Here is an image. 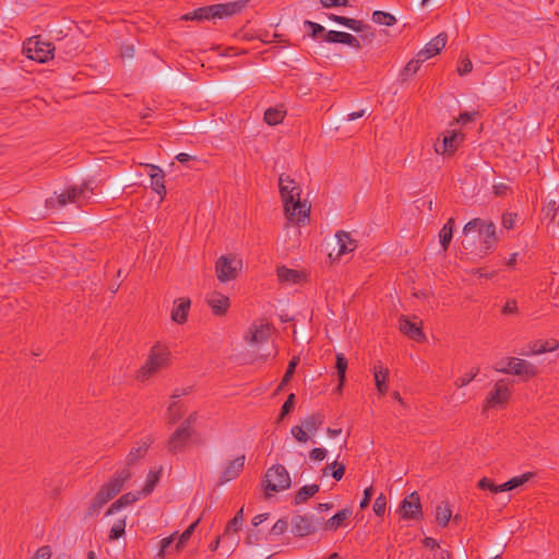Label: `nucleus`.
Returning a JSON list of instances; mask_svg holds the SVG:
<instances>
[{"label": "nucleus", "mask_w": 559, "mask_h": 559, "mask_svg": "<svg viewBox=\"0 0 559 559\" xmlns=\"http://www.w3.org/2000/svg\"><path fill=\"white\" fill-rule=\"evenodd\" d=\"M288 527V523L286 520H278L275 522V524L273 525V527L271 528V533L274 534V535H282L286 532Z\"/></svg>", "instance_id": "nucleus-57"}, {"label": "nucleus", "mask_w": 559, "mask_h": 559, "mask_svg": "<svg viewBox=\"0 0 559 559\" xmlns=\"http://www.w3.org/2000/svg\"><path fill=\"white\" fill-rule=\"evenodd\" d=\"M94 194L90 181H84L79 187H69L66 191L57 195V198H49L46 200L47 209H60L68 203H75L79 206L86 205L91 197Z\"/></svg>", "instance_id": "nucleus-5"}, {"label": "nucleus", "mask_w": 559, "mask_h": 559, "mask_svg": "<svg viewBox=\"0 0 559 559\" xmlns=\"http://www.w3.org/2000/svg\"><path fill=\"white\" fill-rule=\"evenodd\" d=\"M533 477V473L527 472L522 474L521 476H515L508 480L510 489H515L519 486L524 485L526 481H528Z\"/></svg>", "instance_id": "nucleus-50"}, {"label": "nucleus", "mask_w": 559, "mask_h": 559, "mask_svg": "<svg viewBox=\"0 0 559 559\" xmlns=\"http://www.w3.org/2000/svg\"><path fill=\"white\" fill-rule=\"evenodd\" d=\"M142 496L141 491L138 492H127L122 495L118 500H116L111 506L107 509L106 515H111L118 512L120 509L126 508L128 506L133 504L135 501L140 499Z\"/></svg>", "instance_id": "nucleus-26"}, {"label": "nucleus", "mask_w": 559, "mask_h": 559, "mask_svg": "<svg viewBox=\"0 0 559 559\" xmlns=\"http://www.w3.org/2000/svg\"><path fill=\"white\" fill-rule=\"evenodd\" d=\"M329 468H332V477L335 479V480H341L345 474V465L343 463H338L337 461H334L332 462L331 464H328L323 469H322V474L323 476H326L329 475Z\"/></svg>", "instance_id": "nucleus-40"}, {"label": "nucleus", "mask_w": 559, "mask_h": 559, "mask_svg": "<svg viewBox=\"0 0 559 559\" xmlns=\"http://www.w3.org/2000/svg\"><path fill=\"white\" fill-rule=\"evenodd\" d=\"M372 495H373L372 486L367 487L364 490V497H362V499L360 501V504H359L360 509H365V508H367L369 506Z\"/></svg>", "instance_id": "nucleus-62"}, {"label": "nucleus", "mask_w": 559, "mask_h": 559, "mask_svg": "<svg viewBox=\"0 0 559 559\" xmlns=\"http://www.w3.org/2000/svg\"><path fill=\"white\" fill-rule=\"evenodd\" d=\"M447 40L448 35L445 33L438 34L429 43H427L425 48L417 52V57L421 58L424 61L435 57L445 47Z\"/></svg>", "instance_id": "nucleus-17"}, {"label": "nucleus", "mask_w": 559, "mask_h": 559, "mask_svg": "<svg viewBox=\"0 0 559 559\" xmlns=\"http://www.w3.org/2000/svg\"><path fill=\"white\" fill-rule=\"evenodd\" d=\"M278 188L288 221L300 222L309 216L310 206L300 201L301 190L294 179L282 174L278 178Z\"/></svg>", "instance_id": "nucleus-1"}, {"label": "nucleus", "mask_w": 559, "mask_h": 559, "mask_svg": "<svg viewBox=\"0 0 559 559\" xmlns=\"http://www.w3.org/2000/svg\"><path fill=\"white\" fill-rule=\"evenodd\" d=\"M463 140V133L455 130L448 131L442 140L438 139L433 144L435 152L443 156H452L457 151Z\"/></svg>", "instance_id": "nucleus-14"}, {"label": "nucleus", "mask_w": 559, "mask_h": 559, "mask_svg": "<svg viewBox=\"0 0 559 559\" xmlns=\"http://www.w3.org/2000/svg\"><path fill=\"white\" fill-rule=\"evenodd\" d=\"M320 486L317 484L302 486L295 495L294 503L296 506L305 503L308 499L319 492Z\"/></svg>", "instance_id": "nucleus-32"}, {"label": "nucleus", "mask_w": 559, "mask_h": 559, "mask_svg": "<svg viewBox=\"0 0 559 559\" xmlns=\"http://www.w3.org/2000/svg\"><path fill=\"white\" fill-rule=\"evenodd\" d=\"M152 444V439L147 438L145 441H142L141 444L138 447H134L130 450L129 454L127 455V466H133L135 465L141 459L145 456L147 453L148 448Z\"/></svg>", "instance_id": "nucleus-27"}, {"label": "nucleus", "mask_w": 559, "mask_h": 559, "mask_svg": "<svg viewBox=\"0 0 559 559\" xmlns=\"http://www.w3.org/2000/svg\"><path fill=\"white\" fill-rule=\"evenodd\" d=\"M199 522H200V519L194 521L192 524H190L188 526L187 530H185L182 532V534L179 536V540L176 545L177 550L181 549L185 546V544L190 539V537H191L192 533L194 532L195 527L198 526Z\"/></svg>", "instance_id": "nucleus-44"}, {"label": "nucleus", "mask_w": 559, "mask_h": 559, "mask_svg": "<svg viewBox=\"0 0 559 559\" xmlns=\"http://www.w3.org/2000/svg\"><path fill=\"white\" fill-rule=\"evenodd\" d=\"M290 433L300 443H306L309 440V433L302 425L292 427Z\"/></svg>", "instance_id": "nucleus-49"}, {"label": "nucleus", "mask_w": 559, "mask_h": 559, "mask_svg": "<svg viewBox=\"0 0 559 559\" xmlns=\"http://www.w3.org/2000/svg\"><path fill=\"white\" fill-rule=\"evenodd\" d=\"M336 239H337V245H338V252L337 254L338 255H343L345 253H349V252H353L357 245H356V241L354 239H352L350 235L344 230H340L336 233L335 235Z\"/></svg>", "instance_id": "nucleus-28"}, {"label": "nucleus", "mask_w": 559, "mask_h": 559, "mask_svg": "<svg viewBox=\"0 0 559 559\" xmlns=\"http://www.w3.org/2000/svg\"><path fill=\"white\" fill-rule=\"evenodd\" d=\"M510 396L511 392L506 380H498L485 400L483 412H486L489 408L504 407L509 402Z\"/></svg>", "instance_id": "nucleus-11"}, {"label": "nucleus", "mask_w": 559, "mask_h": 559, "mask_svg": "<svg viewBox=\"0 0 559 559\" xmlns=\"http://www.w3.org/2000/svg\"><path fill=\"white\" fill-rule=\"evenodd\" d=\"M372 21L380 25L392 26L396 23L394 15L383 11H374L372 13Z\"/></svg>", "instance_id": "nucleus-42"}, {"label": "nucleus", "mask_w": 559, "mask_h": 559, "mask_svg": "<svg viewBox=\"0 0 559 559\" xmlns=\"http://www.w3.org/2000/svg\"><path fill=\"white\" fill-rule=\"evenodd\" d=\"M260 532L255 530H249L245 538L247 545H254L259 542Z\"/></svg>", "instance_id": "nucleus-63"}, {"label": "nucleus", "mask_w": 559, "mask_h": 559, "mask_svg": "<svg viewBox=\"0 0 559 559\" xmlns=\"http://www.w3.org/2000/svg\"><path fill=\"white\" fill-rule=\"evenodd\" d=\"M324 415L321 413H313L301 420V425L305 427L309 435H314L323 425Z\"/></svg>", "instance_id": "nucleus-29"}, {"label": "nucleus", "mask_w": 559, "mask_h": 559, "mask_svg": "<svg viewBox=\"0 0 559 559\" xmlns=\"http://www.w3.org/2000/svg\"><path fill=\"white\" fill-rule=\"evenodd\" d=\"M516 214L504 213L502 215V225L506 229H512L515 223Z\"/></svg>", "instance_id": "nucleus-60"}, {"label": "nucleus", "mask_w": 559, "mask_h": 559, "mask_svg": "<svg viewBox=\"0 0 559 559\" xmlns=\"http://www.w3.org/2000/svg\"><path fill=\"white\" fill-rule=\"evenodd\" d=\"M508 367L499 369L501 373L519 376L525 380L534 378L538 374V368L522 358L509 357Z\"/></svg>", "instance_id": "nucleus-12"}, {"label": "nucleus", "mask_w": 559, "mask_h": 559, "mask_svg": "<svg viewBox=\"0 0 559 559\" xmlns=\"http://www.w3.org/2000/svg\"><path fill=\"white\" fill-rule=\"evenodd\" d=\"M246 456L240 455L230 461L224 468L219 476L218 484L224 485L233 479H236L243 469Z\"/></svg>", "instance_id": "nucleus-19"}, {"label": "nucleus", "mask_w": 559, "mask_h": 559, "mask_svg": "<svg viewBox=\"0 0 559 559\" xmlns=\"http://www.w3.org/2000/svg\"><path fill=\"white\" fill-rule=\"evenodd\" d=\"M326 453L324 448H314L310 451L309 457L312 461H323L326 457Z\"/></svg>", "instance_id": "nucleus-58"}, {"label": "nucleus", "mask_w": 559, "mask_h": 559, "mask_svg": "<svg viewBox=\"0 0 559 559\" xmlns=\"http://www.w3.org/2000/svg\"><path fill=\"white\" fill-rule=\"evenodd\" d=\"M304 25L309 28V31H310L309 35L312 38H317L318 35L324 33V27L318 23L312 22V21L307 20V21H305Z\"/></svg>", "instance_id": "nucleus-54"}, {"label": "nucleus", "mask_w": 559, "mask_h": 559, "mask_svg": "<svg viewBox=\"0 0 559 559\" xmlns=\"http://www.w3.org/2000/svg\"><path fill=\"white\" fill-rule=\"evenodd\" d=\"M473 70V63L469 58H464L461 60L459 67H457V73L460 75H465L469 73Z\"/></svg>", "instance_id": "nucleus-56"}, {"label": "nucleus", "mask_w": 559, "mask_h": 559, "mask_svg": "<svg viewBox=\"0 0 559 559\" xmlns=\"http://www.w3.org/2000/svg\"><path fill=\"white\" fill-rule=\"evenodd\" d=\"M242 522H243V508H241L235 515L234 518L228 521L226 527H225V531H224V535H227L229 532H238L242 525Z\"/></svg>", "instance_id": "nucleus-43"}, {"label": "nucleus", "mask_w": 559, "mask_h": 559, "mask_svg": "<svg viewBox=\"0 0 559 559\" xmlns=\"http://www.w3.org/2000/svg\"><path fill=\"white\" fill-rule=\"evenodd\" d=\"M329 19L331 21H334L341 25L348 27L349 29L359 28L358 23L356 22V19H350V17L341 16V15H336V14H330Z\"/></svg>", "instance_id": "nucleus-48"}, {"label": "nucleus", "mask_w": 559, "mask_h": 559, "mask_svg": "<svg viewBox=\"0 0 559 559\" xmlns=\"http://www.w3.org/2000/svg\"><path fill=\"white\" fill-rule=\"evenodd\" d=\"M185 415V409L178 401H173L167 409V423L169 425L176 424Z\"/></svg>", "instance_id": "nucleus-37"}, {"label": "nucleus", "mask_w": 559, "mask_h": 559, "mask_svg": "<svg viewBox=\"0 0 559 559\" xmlns=\"http://www.w3.org/2000/svg\"><path fill=\"white\" fill-rule=\"evenodd\" d=\"M298 364H299V357L298 356H294L290 359V361L288 362L286 372L284 373V376L282 378V385H286L290 381V379L293 378V376L295 373V370H296V367L298 366Z\"/></svg>", "instance_id": "nucleus-45"}, {"label": "nucleus", "mask_w": 559, "mask_h": 559, "mask_svg": "<svg viewBox=\"0 0 559 559\" xmlns=\"http://www.w3.org/2000/svg\"><path fill=\"white\" fill-rule=\"evenodd\" d=\"M263 483L266 497L270 496L269 491L286 490L292 485L289 473L281 464H275L266 471Z\"/></svg>", "instance_id": "nucleus-7"}, {"label": "nucleus", "mask_w": 559, "mask_h": 559, "mask_svg": "<svg viewBox=\"0 0 559 559\" xmlns=\"http://www.w3.org/2000/svg\"><path fill=\"white\" fill-rule=\"evenodd\" d=\"M206 304L214 316H224L230 307L229 298L218 292H213L206 297Z\"/></svg>", "instance_id": "nucleus-20"}, {"label": "nucleus", "mask_w": 559, "mask_h": 559, "mask_svg": "<svg viewBox=\"0 0 559 559\" xmlns=\"http://www.w3.org/2000/svg\"><path fill=\"white\" fill-rule=\"evenodd\" d=\"M543 212L546 218L554 221L558 214L557 202L555 200L549 201Z\"/></svg>", "instance_id": "nucleus-53"}, {"label": "nucleus", "mask_w": 559, "mask_h": 559, "mask_svg": "<svg viewBox=\"0 0 559 559\" xmlns=\"http://www.w3.org/2000/svg\"><path fill=\"white\" fill-rule=\"evenodd\" d=\"M518 311V304L515 300H508L502 308L503 314H513Z\"/></svg>", "instance_id": "nucleus-64"}, {"label": "nucleus", "mask_w": 559, "mask_h": 559, "mask_svg": "<svg viewBox=\"0 0 559 559\" xmlns=\"http://www.w3.org/2000/svg\"><path fill=\"white\" fill-rule=\"evenodd\" d=\"M198 420V413L197 412H192L181 424L180 426L189 429V430H195L193 428V425L197 423Z\"/></svg>", "instance_id": "nucleus-61"}, {"label": "nucleus", "mask_w": 559, "mask_h": 559, "mask_svg": "<svg viewBox=\"0 0 559 559\" xmlns=\"http://www.w3.org/2000/svg\"><path fill=\"white\" fill-rule=\"evenodd\" d=\"M271 325L265 322H253L246 336L247 342L251 344L265 342L270 336Z\"/></svg>", "instance_id": "nucleus-22"}, {"label": "nucleus", "mask_w": 559, "mask_h": 559, "mask_svg": "<svg viewBox=\"0 0 559 559\" xmlns=\"http://www.w3.org/2000/svg\"><path fill=\"white\" fill-rule=\"evenodd\" d=\"M385 508H386V498L383 493H380L373 502V506H372L373 512L378 516H382L385 512Z\"/></svg>", "instance_id": "nucleus-51"}, {"label": "nucleus", "mask_w": 559, "mask_h": 559, "mask_svg": "<svg viewBox=\"0 0 559 559\" xmlns=\"http://www.w3.org/2000/svg\"><path fill=\"white\" fill-rule=\"evenodd\" d=\"M359 28H352V31L356 33H360V39L362 45L371 44L376 39V31L369 25L364 23L360 20H356Z\"/></svg>", "instance_id": "nucleus-33"}, {"label": "nucleus", "mask_w": 559, "mask_h": 559, "mask_svg": "<svg viewBox=\"0 0 559 559\" xmlns=\"http://www.w3.org/2000/svg\"><path fill=\"white\" fill-rule=\"evenodd\" d=\"M55 46L49 41L40 40L39 36L28 38L23 46L24 55L37 62L44 63L53 57Z\"/></svg>", "instance_id": "nucleus-8"}, {"label": "nucleus", "mask_w": 559, "mask_h": 559, "mask_svg": "<svg viewBox=\"0 0 559 559\" xmlns=\"http://www.w3.org/2000/svg\"><path fill=\"white\" fill-rule=\"evenodd\" d=\"M353 511L349 508H344L337 513H335L332 518H330L326 522L323 521V526L325 531H336L341 526L345 525L346 520L349 519Z\"/></svg>", "instance_id": "nucleus-25"}, {"label": "nucleus", "mask_w": 559, "mask_h": 559, "mask_svg": "<svg viewBox=\"0 0 559 559\" xmlns=\"http://www.w3.org/2000/svg\"><path fill=\"white\" fill-rule=\"evenodd\" d=\"M286 111L281 108H267L264 112V121L269 126H276L283 121L285 118Z\"/></svg>", "instance_id": "nucleus-36"}, {"label": "nucleus", "mask_w": 559, "mask_h": 559, "mask_svg": "<svg viewBox=\"0 0 559 559\" xmlns=\"http://www.w3.org/2000/svg\"><path fill=\"white\" fill-rule=\"evenodd\" d=\"M126 521L120 520L114 524L109 533V539L116 540L124 534Z\"/></svg>", "instance_id": "nucleus-52"}, {"label": "nucleus", "mask_w": 559, "mask_h": 559, "mask_svg": "<svg viewBox=\"0 0 559 559\" xmlns=\"http://www.w3.org/2000/svg\"><path fill=\"white\" fill-rule=\"evenodd\" d=\"M323 526V518L313 514H295L292 519V533L296 537H306L317 533Z\"/></svg>", "instance_id": "nucleus-9"}, {"label": "nucleus", "mask_w": 559, "mask_h": 559, "mask_svg": "<svg viewBox=\"0 0 559 559\" xmlns=\"http://www.w3.org/2000/svg\"><path fill=\"white\" fill-rule=\"evenodd\" d=\"M295 400H296V396L294 393H290L286 401L284 402L282 408H281V413H280V416H278V419L277 421H281L284 419V417L286 415H288L295 407Z\"/></svg>", "instance_id": "nucleus-47"}, {"label": "nucleus", "mask_w": 559, "mask_h": 559, "mask_svg": "<svg viewBox=\"0 0 559 559\" xmlns=\"http://www.w3.org/2000/svg\"><path fill=\"white\" fill-rule=\"evenodd\" d=\"M452 518V510L448 502H441L436 508V521L442 527L448 526Z\"/></svg>", "instance_id": "nucleus-34"}, {"label": "nucleus", "mask_w": 559, "mask_h": 559, "mask_svg": "<svg viewBox=\"0 0 559 559\" xmlns=\"http://www.w3.org/2000/svg\"><path fill=\"white\" fill-rule=\"evenodd\" d=\"M242 262L233 255H222L215 263V272L221 283L235 280L241 270Z\"/></svg>", "instance_id": "nucleus-10"}, {"label": "nucleus", "mask_w": 559, "mask_h": 559, "mask_svg": "<svg viewBox=\"0 0 559 559\" xmlns=\"http://www.w3.org/2000/svg\"><path fill=\"white\" fill-rule=\"evenodd\" d=\"M474 231L478 233V236L485 246L484 252L488 253L498 241L495 224L492 222L483 221L480 218H474L464 226L463 233L465 236H468Z\"/></svg>", "instance_id": "nucleus-6"}, {"label": "nucleus", "mask_w": 559, "mask_h": 559, "mask_svg": "<svg viewBox=\"0 0 559 559\" xmlns=\"http://www.w3.org/2000/svg\"><path fill=\"white\" fill-rule=\"evenodd\" d=\"M194 435L195 430L179 425L167 440V451L173 455L185 452Z\"/></svg>", "instance_id": "nucleus-13"}, {"label": "nucleus", "mask_w": 559, "mask_h": 559, "mask_svg": "<svg viewBox=\"0 0 559 559\" xmlns=\"http://www.w3.org/2000/svg\"><path fill=\"white\" fill-rule=\"evenodd\" d=\"M421 321H411L407 317L401 316L399 319V329L402 333L407 335L411 340L418 343L426 341V335L423 332Z\"/></svg>", "instance_id": "nucleus-16"}, {"label": "nucleus", "mask_w": 559, "mask_h": 559, "mask_svg": "<svg viewBox=\"0 0 559 559\" xmlns=\"http://www.w3.org/2000/svg\"><path fill=\"white\" fill-rule=\"evenodd\" d=\"M373 376L378 392L380 394H385L388 392L386 381L389 377V370L383 368L381 365L374 366Z\"/></svg>", "instance_id": "nucleus-31"}, {"label": "nucleus", "mask_w": 559, "mask_h": 559, "mask_svg": "<svg viewBox=\"0 0 559 559\" xmlns=\"http://www.w3.org/2000/svg\"><path fill=\"white\" fill-rule=\"evenodd\" d=\"M453 228H454V218L450 217L439 233L440 245L443 248V250H447L449 248V245L452 239Z\"/></svg>", "instance_id": "nucleus-35"}, {"label": "nucleus", "mask_w": 559, "mask_h": 559, "mask_svg": "<svg viewBox=\"0 0 559 559\" xmlns=\"http://www.w3.org/2000/svg\"><path fill=\"white\" fill-rule=\"evenodd\" d=\"M145 167L148 169L147 174L151 177V188L160 197V200H163L167 193L164 170L153 164H146Z\"/></svg>", "instance_id": "nucleus-18"}, {"label": "nucleus", "mask_w": 559, "mask_h": 559, "mask_svg": "<svg viewBox=\"0 0 559 559\" xmlns=\"http://www.w3.org/2000/svg\"><path fill=\"white\" fill-rule=\"evenodd\" d=\"M324 40L328 43H337L348 45L355 49H361L362 45L359 39L349 33L329 31L324 34Z\"/></svg>", "instance_id": "nucleus-21"}, {"label": "nucleus", "mask_w": 559, "mask_h": 559, "mask_svg": "<svg viewBox=\"0 0 559 559\" xmlns=\"http://www.w3.org/2000/svg\"><path fill=\"white\" fill-rule=\"evenodd\" d=\"M478 488L481 490H489L493 493H497V485L490 478L487 477H483L478 481Z\"/></svg>", "instance_id": "nucleus-55"}, {"label": "nucleus", "mask_w": 559, "mask_h": 559, "mask_svg": "<svg viewBox=\"0 0 559 559\" xmlns=\"http://www.w3.org/2000/svg\"><path fill=\"white\" fill-rule=\"evenodd\" d=\"M170 356L171 354L167 345L159 342L155 343L150 349L145 364L138 371L136 379L146 381L162 369L169 367L171 364Z\"/></svg>", "instance_id": "nucleus-4"}, {"label": "nucleus", "mask_w": 559, "mask_h": 559, "mask_svg": "<svg viewBox=\"0 0 559 559\" xmlns=\"http://www.w3.org/2000/svg\"><path fill=\"white\" fill-rule=\"evenodd\" d=\"M51 550L49 546H43L37 549L32 559H50Z\"/></svg>", "instance_id": "nucleus-59"}, {"label": "nucleus", "mask_w": 559, "mask_h": 559, "mask_svg": "<svg viewBox=\"0 0 559 559\" xmlns=\"http://www.w3.org/2000/svg\"><path fill=\"white\" fill-rule=\"evenodd\" d=\"M478 372H479V368L472 369L469 372L463 374L462 377H459L454 381V385L456 388H463V386L467 385L469 382H472L476 378Z\"/></svg>", "instance_id": "nucleus-46"}, {"label": "nucleus", "mask_w": 559, "mask_h": 559, "mask_svg": "<svg viewBox=\"0 0 559 559\" xmlns=\"http://www.w3.org/2000/svg\"><path fill=\"white\" fill-rule=\"evenodd\" d=\"M399 512L405 520L423 519L421 502L417 491H413L402 500Z\"/></svg>", "instance_id": "nucleus-15"}, {"label": "nucleus", "mask_w": 559, "mask_h": 559, "mask_svg": "<svg viewBox=\"0 0 559 559\" xmlns=\"http://www.w3.org/2000/svg\"><path fill=\"white\" fill-rule=\"evenodd\" d=\"M277 277L282 283L297 284L304 277V274L297 270L288 269L286 266H280L276 270Z\"/></svg>", "instance_id": "nucleus-30"}, {"label": "nucleus", "mask_w": 559, "mask_h": 559, "mask_svg": "<svg viewBox=\"0 0 559 559\" xmlns=\"http://www.w3.org/2000/svg\"><path fill=\"white\" fill-rule=\"evenodd\" d=\"M248 5V0H237L226 3H217L198 8L185 15L183 21H209L215 19H226L239 14Z\"/></svg>", "instance_id": "nucleus-3"}, {"label": "nucleus", "mask_w": 559, "mask_h": 559, "mask_svg": "<svg viewBox=\"0 0 559 559\" xmlns=\"http://www.w3.org/2000/svg\"><path fill=\"white\" fill-rule=\"evenodd\" d=\"M160 474H162V469H158L156 472L151 471L148 473L145 485H144L143 489L141 490L143 496H147L153 492L156 484L159 480Z\"/></svg>", "instance_id": "nucleus-41"}, {"label": "nucleus", "mask_w": 559, "mask_h": 559, "mask_svg": "<svg viewBox=\"0 0 559 559\" xmlns=\"http://www.w3.org/2000/svg\"><path fill=\"white\" fill-rule=\"evenodd\" d=\"M191 307V300L188 297L178 298L174 301L170 318L177 324L187 322L188 313Z\"/></svg>", "instance_id": "nucleus-23"}, {"label": "nucleus", "mask_w": 559, "mask_h": 559, "mask_svg": "<svg viewBox=\"0 0 559 559\" xmlns=\"http://www.w3.org/2000/svg\"><path fill=\"white\" fill-rule=\"evenodd\" d=\"M130 467L131 466L126 465L123 468L118 469L115 475L99 488L86 510V518L97 515L102 508L120 492L124 483L131 478Z\"/></svg>", "instance_id": "nucleus-2"}, {"label": "nucleus", "mask_w": 559, "mask_h": 559, "mask_svg": "<svg viewBox=\"0 0 559 559\" xmlns=\"http://www.w3.org/2000/svg\"><path fill=\"white\" fill-rule=\"evenodd\" d=\"M335 368L338 377L337 390L340 391L345 382V373L347 369V359L343 354H336Z\"/></svg>", "instance_id": "nucleus-39"}, {"label": "nucleus", "mask_w": 559, "mask_h": 559, "mask_svg": "<svg viewBox=\"0 0 559 559\" xmlns=\"http://www.w3.org/2000/svg\"><path fill=\"white\" fill-rule=\"evenodd\" d=\"M423 62L425 61L417 56L416 58L409 60L401 72L402 81H407L415 73H417Z\"/></svg>", "instance_id": "nucleus-38"}, {"label": "nucleus", "mask_w": 559, "mask_h": 559, "mask_svg": "<svg viewBox=\"0 0 559 559\" xmlns=\"http://www.w3.org/2000/svg\"><path fill=\"white\" fill-rule=\"evenodd\" d=\"M559 348V342L557 340H548V341H534L527 345V350L522 352V355L534 356L540 355L547 352H554Z\"/></svg>", "instance_id": "nucleus-24"}]
</instances>
